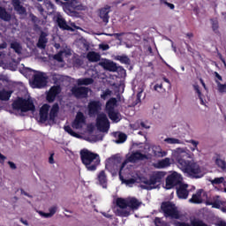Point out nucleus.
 Listing matches in <instances>:
<instances>
[{
	"mask_svg": "<svg viewBox=\"0 0 226 226\" xmlns=\"http://www.w3.org/2000/svg\"><path fill=\"white\" fill-rule=\"evenodd\" d=\"M12 109L14 110H20V112H34L36 106H34V102L31 99L18 97V99L12 102Z\"/></svg>",
	"mask_w": 226,
	"mask_h": 226,
	"instance_id": "7ed1b4c3",
	"label": "nucleus"
},
{
	"mask_svg": "<svg viewBox=\"0 0 226 226\" xmlns=\"http://www.w3.org/2000/svg\"><path fill=\"white\" fill-rule=\"evenodd\" d=\"M30 19H31L33 24H34V27H38V24H40V19H38V17H36L33 13L30 14Z\"/></svg>",
	"mask_w": 226,
	"mask_h": 226,
	"instance_id": "c03bdc74",
	"label": "nucleus"
},
{
	"mask_svg": "<svg viewBox=\"0 0 226 226\" xmlns=\"http://www.w3.org/2000/svg\"><path fill=\"white\" fill-rule=\"evenodd\" d=\"M80 160L83 165H85L86 169L90 172H94L96 169H98V165H100V155L96 153H93L88 149H82L79 152Z\"/></svg>",
	"mask_w": 226,
	"mask_h": 226,
	"instance_id": "f03ea898",
	"label": "nucleus"
},
{
	"mask_svg": "<svg viewBox=\"0 0 226 226\" xmlns=\"http://www.w3.org/2000/svg\"><path fill=\"white\" fill-rule=\"evenodd\" d=\"M108 117L112 121V123H119L123 119L121 113L119 111H116V109L110 108L108 110Z\"/></svg>",
	"mask_w": 226,
	"mask_h": 226,
	"instance_id": "4be33fe9",
	"label": "nucleus"
},
{
	"mask_svg": "<svg viewBox=\"0 0 226 226\" xmlns=\"http://www.w3.org/2000/svg\"><path fill=\"white\" fill-rule=\"evenodd\" d=\"M8 165L10 166V168L12 170H15V169H17V165L15 164V162H11V161H9L8 162Z\"/></svg>",
	"mask_w": 226,
	"mask_h": 226,
	"instance_id": "4d7b16f0",
	"label": "nucleus"
},
{
	"mask_svg": "<svg viewBox=\"0 0 226 226\" xmlns=\"http://www.w3.org/2000/svg\"><path fill=\"white\" fill-rule=\"evenodd\" d=\"M218 21L217 20H214L212 21V29L213 31H218Z\"/></svg>",
	"mask_w": 226,
	"mask_h": 226,
	"instance_id": "6e6d98bb",
	"label": "nucleus"
},
{
	"mask_svg": "<svg viewBox=\"0 0 226 226\" xmlns=\"http://www.w3.org/2000/svg\"><path fill=\"white\" fill-rule=\"evenodd\" d=\"M139 207L140 202H139V200H137V198H132L127 200V207H130V209H139Z\"/></svg>",
	"mask_w": 226,
	"mask_h": 226,
	"instance_id": "cd10ccee",
	"label": "nucleus"
},
{
	"mask_svg": "<svg viewBox=\"0 0 226 226\" xmlns=\"http://www.w3.org/2000/svg\"><path fill=\"white\" fill-rule=\"evenodd\" d=\"M200 197H202V190H199L196 193L192 194V197L189 200V202H191V204H201L202 199Z\"/></svg>",
	"mask_w": 226,
	"mask_h": 226,
	"instance_id": "a878e982",
	"label": "nucleus"
},
{
	"mask_svg": "<svg viewBox=\"0 0 226 226\" xmlns=\"http://www.w3.org/2000/svg\"><path fill=\"white\" fill-rule=\"evenodd\" d=\"M89 91H91V88L87 87H73L71 89L72 94L77 98V100L87 98V96H89Z\"/></svg>",
	"mask_w": 226,
	"mask_h": 226,
	"instance_id": "1a4fd4ad",
	"label": "nucleus"
},
{
	"mask_svg": "<svg viewBox=\"0 0 226 226\" xmlns=\"http://www.w3.org/2000/svg\"><path fill=\"white\" fill-rule=\"evenodd\" d=\"M165 142H167V144H181V140L176 138H167L165 139Z\"/></svg>",
	"mask_w": 226,
	"mask_h": 226,
	"instance_id": "79ce46f5",
	"label": "nucleus"
},
{
	"mask_svg": "<svg viewBox=\"0 0 226 226\" xmlns=\"http://www.w3.org/2000/svg\"><path fill=\"white\" fill-rule=\"evenodd\" d=\"M99 64L108 72H117V64L113 61L104 60L100 62Z\"/></svg>",
	"mask_w": 226,
	"mask_h": 226,
	"instance_id": "aec40b11",
	"label": "nucleus"
},
{
	"mask_svg": "<svg viewBox=\"0 0 226 226\" xmlns=\"http://www.w3.org/2000/svg\"><path fill=\"white\" fill-rule=\"evenodd\" d=\"M215 78L218 79V80L222 81L223 79L222 78V75H220L217 72H215Z\"/></svg>",
	"mask_w": 226,
	"mask_h": 226,
	"instance_id": "bf43d9fd",
	"label": "nucleus"
},
{
	"mask_svg": "<svg viewBox=\"0 0 226 226\" xmlns=\"http://www.w3.org/2000/svg\"><path fill=\"white\" fill-rule=\"evenodd\" d=\"M94 82L93 78H82L77 80L78 86H91Z\"/></svg>",
	"mask_w": 226,
	"mask_h": 226,
	"instance_id": "7c9ffc66",
	"label": "nucleus"
},
{
	"mask_svg": "<svg viewBox=\"0 0 226 226\" xmlns=\"http://www.w3.org/2000/svg\"><path fill=\"white\" fill-rule=\"evenodd\" d=\"M50 110V105L43 104L40 109V123H47L49 121V111Z\"/></svg>",
	"mask_w": 226,
	"mask_h": 226,
	"instance_id": "a211bd4d",
	"label": "nucleus"
},
{
	"mask_svg": "<svg viewBox=\"0 0 226 226\" xmlns=\"http://www.w3.org/2000/svg\"><path fill=\"white\" fill-rule=\"evenodd\" d=\"M6 160V156L0 153V163H3Z\"/></svg>",
	"mask_w": 226,
	"mask_h": 226,
	"instance_id": "052dcab7",
	"label": "nucleus"
},
{
	"mask_svg": "<svg viewBox=\"0 0 226 226\" xmlns=\"http://www.w3.org/2000/svg\"><path fill=\"white\" fill-rule=\"evenodd\" d=\"M40 215L41 216H44V218H52L49 213H45V212H40Z\"/></svg>",
	"mask_w": 226,
	"mask_h": 226,
	"instance_id": "13d9d810",
	"label": "nucleus"
},
{
	"mask_svg": "<svg viewBox=\"0 0 226 226\" xmlns=\"http://www.w3.org/2000/svg\"><path fill=\"white\" fill-rule=\"evenodd\" d=\"M56 24L59 29H62L63 31H72V26H70L68 23H66V19L61 16L56 18Z\"/></svg>",
	"mask_w": 226,
	"mask_h": 226,
	"instance_id": "b1692460",
	"label": "nucleus"
},
{
	"mask_svg": "<svg viewBox=\"0 0 226 226\" xmlns=\"http://www.w3.org/2000/svg\"><path fill=\"white\" fill-rule=\"evenodd\" d=\"M49 162L53 164L54 163V154H51L49 158Z\"/></svg>",
	"mask_w": 226,
	"mask_h": 226,
	"instance_id": "0e129e2a",
	"label": "nucleus"
},
{
	"mask_svg": "<svg viewBox=\"0 0 226 226\" xmlns=\"http://www.w3.org/2000/svg\"><path fill=\"white\" fill-rule=\"evenodd\" d=\"M174 157L177 166L181 169V170L185 172V174H188V176L191 177H195L196 179L201 177L200 174H202V170L200 169V166L197 162L192 161L190 154H188L186 151L181 148H177Z\"/></svg>",
	"mask_w": 226,
	"mask_h": 226,
	"instance_id": "f257e3e1",
	"label": "nucleus"
},
{
	"mask_svg": "<svg viewBox=\"0 0 226 226\" xmlns=\"http://www.w3.org/2000/svg\"><path fill=\"white\" fill-rule=\"evenodd\" d=\"M162 80H164V82H166L167 84H169V87H170V80L169 79H167L166 77L162 78Z\"/></svg>",
	"mask_w": 226,
	"mask_h": 226,
	"instance_id": "338daca9",
	"label": "nucleus"
},
{
	"mask_svg": "<svg viewBox=\"0 0 226 226\" xmlns=\"http://www.w3.org/2000/svg\"><path fill=\"white\" fill-rule=\"evenodd\" d=\"M87 58L90 63H98V61H100L102 58V56H100L97 52L89 51L87 55Z\"/></svg>",
	"mask_w": 226,
	"mask_h": 226,
	"instance_id": "bb28decb",
	"label": "nucleus"
},
{
	"mask_svg": "<svg viewBox=\"0 0 226 226\" xmlns=\"http://www.w3.org/2000/svg\"><path fill=\"white\" fill-rule=\"evenodd\" d=\"M217 226H226V222L223 221H221L220 222H218Z\"/></svg>",
	"mask_w": 226,
	"mask_h": 226,
	"instance_id": "774afa93",
	"label": "nucleus"
},
{
	"mask_svg": "<svg viewBox=\"0 0 226 226\" xmlns=\"http://www.w3.org/2000/svg\"><path fill=\"white\" fill-rule=\"evenodd\" d=\"M0 19L4 22H10L11 20V15L6 11V9L0 7Z\"/></svg>",
	"mask_w": 226,
	"mask_h": 226,
	"instance_id": "c756f323",
	"label": "nucleus"
},
{
	"mask_svg": "<svg viewBox=\"0 0 226 226\" xmlns=\"http://www.w3.org/2000/svg\"><path fill=\"white\" fill-rule=\"evenodd\" d=\"M84 124H86V117L84 116V113L79 111L72 124V126L74 130H82Z\"/></svg>",
	"mask_w": 226,
	"mask_h": 226,
	"instance_id": "9b49d317",
	"label": "nucleus"
},
{
	"mask_svg": "<svg viewBox=\"0 0 226 226\" xmlns=\"http://www.w3.org/2000/svg\"><path fill=\"white\" fill-rule=\"evenodd\" d=\"M96 126L100 132H109L110 128V121L105 113L99 114L96 118Z\"/></svg>",
	"mask_w": 226,
	"mask_h": 226,
	"instance_id": "6e6552de",
	"label": "nucleus"
},
{
	"mask_svg": "<svg viewBox=\"0 0 226 226\" xmlns=\"http://www.w3.org/2000/svg\"><path fill=\"white\" fill-rule=\"evenodd\" d=\"M167 167H170V159L166 157L157 162V169H167Z\"/></svg>",
	"mask_w": 226,
	"mask_h": 226,
	"instance_id": "2f4dec72",
	"label": "nucleus"
},
{
	"mask_svg": "<svg viewBox=\"0 0 226 226\" xmlns=\"http://www.w3.org/2000/svg\"><path fill=\"white\" fill-rule=\"evenodd\" d=\"M11 94H13V91L11 90H0V100L1 102H8V100H10V98H11Z\"/></svg>",
	"mask_w": 226,
	"mask_h": 226,
	"instance_id": "c85d7f7f",
	"label": "nucleus"
},
{
	"mask_svg": "<svg viewBox=\"0 0 226 226\" xmlns=\"http://www.w3.org/2000/svg\"><path fill=\"white\" fill-rule=\"evenodd\" d=\"M45 6L48 10H54V8H56V6L54 5V4H52V2L49 1L45 3Z\"/></svg>",
	"mask_w": 226,
	"mask_h": 226,
	"instance_id": "3c124183",
	"label": "nucleus"
},
{
	"mask_svg": "<svg viewBox=\"0 0 226 226\" xmlns=\"http://www.w3.org/2000/svg\"><path fill=\"white\" fill-rule=\"evenodd\" d=\"M215 165L219 167L223 172H226V162L221 158H216L215 159Z\"/></svg>",
	"mask_w": 226,
	"mask_h": 226,
	"instance_id": "c9c22d12",
	"label": "nucleus"
},
{
	"mask_svg": "<svg viewBox=\"0 0 226 226\" xmlns=\"http://www.w3.org/2000/svg\"><path fill=\"white\" fill-rule=\"evenodd\" d=\"M126 34V33L122 32V33H116L111 34V36H115L116 40H118V41H122L123 38H121V36H124Z\"/></svg>",
	"mask_w": 226,
	"mask_h": 226,
	"instance_id": "49530a36",
	"label": "nucleus"
},
{
	"mask_svg": "<svg viewBox=\"0 0 226 226\" xmlns=\"http://www.w3.org/2000/svg\"><path fill=\"white\" fill-rule=\"evenodd\" d=\"M117 103V99L116 98H110L107 103H106V109L109 110V109H114V106Z\"/></svg>",
	"mask_w": 226,
	"mask_h": 226,
	"instance_id": "58836bf2",
	"label": "nucleus"
},
{
	"mask_svg": "<svg viewBox=\"0 0 226 226\" xmlns=\"http://www.w3.org/2000/svg\"><path fill=\"white\" fill-rule=\"evenodd\" d=\"M48 36L49 34L47 33L41 31V34L37 41L38 49H45V48L47 47V43H49V39H47Z\"/></svg>",
	"mask_w": 226,
	"mask_h": 226,
	"instance_id": "412c9836",
	"label": "nucleus"
},
{
	"mask_svg": "<svg viewBox=\"0 0 226 226\" xmlns=\"http://www.w3.org/2000/svg\"><path fill=\"white\" fill-rule=\"evenodd\" d=\"M110 94H112V91H110V89H106L102 94H101V98L102 100H106L107 96H110Z\"/></svg>",
	"mask_w": 226,
	"mask_h": 226,
	"instance_id": "de8ad7c7",
	"label": "nucleus"
},
{
	"mask_svg": "<svg viewBox=\"0 0 226 226\" xmlns=\"http://www.w3.org/2000/svg\"><path fill=\"white\" fill-rule=\"evenodd\" d=\"M154 223L155 226H167V222H163L160 217H155Z\"/></svg>",
	"mask_w": 226,
	"mask_h": 226,
	"instance_id": "a19ab883",
	"label": "nucleus"
},
{
	"mask_svg": "<svg viewBox=\"0 0 226 226\" xmlns=\"http://www.w3.org/2000/svg\"><path fill=\"white\" fill-rule=\"evenodd\" d=\"M158 153H159V154L154 153L155 156H165V154H166L165 152H162V151H160V152H158Z\"/></svg>",
	"mask_w": 226,
	"mask_h": 226,
	"instance_id": "680f3d73",
	"label": "nucleus"
},
{
	"mask_svg": "<svg viewBox=\"0 0 226 226\" xmlns=\"http://www.w3.org/2000/svg\"><path fill=\"white\" fill-rule=\"evenodd\" d=\"M200 82L201 86H203L204 89H207V87H206V83L204 82V79H200Z\"/></svg>",
	"mask_w": 226,
	"mask_h": 226,
	"instance_id": "e2e57ef3",
	"label": "nucleus"
},
{
	"mask_svg": "<svg viewBox=\"0 0 226 226\" xmlns=\"http://www.w3.org/2000/svg\"><path fill=\"white\" fill-rule=\"evenodd\" d=\"M54 59L56 61H58V63H63V55L61 53H58L54 56Z\"/></svg>",
	"mask_w": 226,
	"mask_h": 226,
	"instance_id": "603ef678",
	"label": "nucleus"
},
{
	"mask_svg": "<svg viewBox=\"0 0 226 226\" xmlns=\"http://www.w3.org/2000/svg\"><path fill=\"white\" fill-rule=\"evenodd\" d=\"M225 181V177H215V179L211 180V185H222Z\"/></svg>",
	"mask_w": 226,
	"mask_h": 226,
	"instance_id": "37998d69",
	"label": "nucleus"
},
{
	"mask_svg": "<svg viewBox=\"0 0 226 226\" xmlns=\"http://www.w3.org/2000/svg\"><path fill=\"white\" fill-rule=\"evenodd\" d=\"M142 160H147V155L139 151L133 152L129 157H127V162H129V163H137V162H140Z\"/></svg>",
	"mask_w": 226,
	"mask_h": 226,
	"instance_id": "dca6fc26",
	"label": "nucleus"
},
{
	"mask_svg": "<svg viewBox=\"0 0 226 226\" xmlns=\"http://www.w3.org/2000/svg\"><path fill=\"white\" fill-rule=\"evenodd\" d=\"M64 10L69 11V13H75V11H86L87 6L84 5L82 2L79 0H67V2H62Z\"/></svg>",
	"mask_w": 226,
	"mask_h": 226,
	"instance_id": "423d86ee",
	"label": "nucleus"
},
{
	"mask_svg": "<svg viewBox=\"0 0 226 226\" xmlns=\"http://www.w3.org/2000/svg\"><path fill=\"white\" fill-rule=\"evenodd\" d=\"M177 195L178 199H188V195H190V191H188V184H180L178 188H177Z\"/></svg>",
	"mask_w": 226,
	"mask_h": 226,
	"instance_id": "f3484780",
	"label": "nucleus"
},
{
	"mask_svg": "<svg viewBox=\"0 0 226 226\" xmlns=\"http://www.w3.org/2000/svg\"><path fill=\"white\" fill-rule=\"evenodd\" d=\"M165 172L163 171H155L151 176L150 178L147 179L146 177L141 178V188L143 190H153V185H156L157 183H160L163 177H165Z\"/></svg>",
	"mask_w": 226,
	"mask_h": 226,
	"instance_id": "39448f33",
	"label": "nucleus"
},
{
	"mask_svg": "<svg viewBox=\"0 0 226 226\" xmlns=\"http://www.w3.org/2000/svg\"><path fill=\"white\" fill-rule=\"evenodd\" d=\"M116 60L120 61L122 64H130V57H128L126 55L117 56Z\"/></svg>",
	"mask_w": 226,
	"mask_h": 226,
	"instance_id": "e433bc0d",
	"label": "nucleus"
},
{
	"mask_svg": "<svg viewBox=\"0 0 226 226\" xmlns=\"http://www.w3.org/2000/svg\"><path fill=\"white\" fill-rule=\"evenodd\" d=\"M102 50H109L110 47L109 46V44H105V45H102Z\"/></svg>",
	"mask_w": 226,
	"mask_h": 226,
	"instance_id": "69168bd1",
	"label": "nucleus"
},
{
	"mask_svg": "<svg viewBox=\"0 0 226 226\" xmlns=\"http://www.w3.org/2000/svg\"><path fill=\"white\" fill-rule=\"evenodd\" d=\"M61 93V87L60 86H53L50 87L49 91L46 95V100L49 103H53L56 101V97L57 94Z\"/></svg>",
	"mask_w": 226,
	"mask_h": 226,
	"instance_id": "f8f14e48",
	"label": "nucleus"
},
{
	"mask_svg": "<svg viewBox=\"0 0 226 226\" xmlns=\"http://www.w3.org/2000/svg\"><path fill=\"white\" fill-rule=\"evenodd\" d=\"M64 132L69 133V135H72V137H76L77 139L80 137L77 132H73V129H72L70 125L64 126Z\"/></svg>",
	"mask_w": 226,
	"mask_h": 226,
	"instance_id": "4c0bfd02",
	"label": "nucleus"
},
{
	"mask_svg": "<svg viewBox=\"0 0 226 226\" xmlns=\"http://www.w3.org/2000/svg\"><path fill=\"white\" fill-rule=\"evenodd\" d=\"M49 215L52 216L55 213H57V207L53 206L49 208Z\"/></svg>",
	"mask_w": 226,
	"mask_h": 226,
	"instance_id": "864d4df0",
	"label": "nucleus"
},
{
	"mask_svg": "<svg viewBox=\"0 0 226 226\" xmlns=\"http://www.w3.org/2000/svg\"><path fill=\"white\" fill-rule=\"evenodd\" d=\"M57 114H59V103L56 102L49 110V121H56Z\"/></svg>",
	"mask_w": 226,
	"mask_h": 226,
	"instance_id": "393cba45",
	"label": "nucleus"
},
{
	"mask_svg": "<svg viewBox=\"0 0 226 226\" xmlns=\"http://www.w3.org/2000/svg\"><path fill=\"white\" fill-rule=\"evenodd\" d=\"M12 4L16 11H21V13H24V11H26L24 6L20 4V0H13Z\"/></svg>",
	"mask_w": 226,
	"mask_h": 226,
	"instance_id": "473e14b6",
	"label": "nucleus"
},
{
	"mask_svg": "<svg viewBox=\"0 0 226 226\" xmlns=\"http://www.w3.org/2000/svg\"><path fill=\"white\" fill-rule=\"evenodd\" d=\"M97 181L102 188H107L109 180L107 179V173H105V170H101L99 172L97 175Z\"/></svg>",
	"mask_w": 226,
	"mask_h": 226,
	"instance_id": "5701e85b",
	"label": "nucleus"
},
{
	"mask_svg": "<svg viewBox=\"0 0 226 226\" xmlns=\"http://www.w3.org/2000/svg\"><path fill=\"white\" fill-rule=\"evenodd\" d=\"M128 136L124 132H118L117 139L115 140L116 144H124Z\"/></svg>",
	"mask_w": 226,
	"mask_h": 226,
	"instance_id": "72a5a7b5",
	"label": "nucleus"
},
{
	"mask_svg": "<svg viewBox=\"0 0 226 226\" xmlns=\"http://www.w3.org/2000/svg\"><path fill=\"white\" fill-rule=\"evenodd\" d=\"M33 85L37 89H41L47 86V77L43 75V72H39L34 75Z\"/></svg>",
	"mask_w": 226,
	"mask_h": 226,
	"instance_id": "9d476101",
	"label": "nucleus"
},
{
	"mask_svg": "<svg viewBox=\"0 0 226 226\" xmlns=\"http://www.w3.org/2000/svg\"><path fill=\"white\" fill-rule=\"evenodd\" d=\"M102 110V102L100 101H92L88 103V114L96 116Z\"/></svg>",
	"mask_w": 226,
	"mask_h": 226,
	"instance_id": "4468645a",
	"label": "nucleus"
},
{
	"mask_svg": "<svg viewBox=\"0 0 226 226\" xmlns=\"http://www.w3.org/2000/svg\"><path fill=\"white\" fill-rule=\"evenodd\" d=\"M161 4H165V5L168 6V8H170V10H174V8H176V6L174 5V4H170V3L167 2V0H163L162 2H161Z\"/></svg>",
	"mask_w": 226,
	"mask_h": 226,
	"instance_id": "8fccbe9b",
	"label": "nucleus"
},
{
	"mask_svg": "<svg viewBox=\"0 0 226 226\" xmlns=\"http://www.w3.org/2000/svg\"><path fill=\"white\" fill-rule=\"evenodd\" d=\"M189 144H192L193 146L192 151H195L197 149V147L199 146V141H195L194 139H190Z\"/></svg>",
	"mask_w": 226,
	"mask_h": 226,
	"instance_id": "5fc2aeb1",
	"label": "nucleus"
},
{
	"mask_svg": "<svg viewBox=\"0 0 226 226\" xmlns=\"http://www.w3.org/2000/svg\"><path fill=\"white\" fill-rule=\"evenodd\" d=\"M182 181L181 174L174 171L166 177V190H172L175 186L181 185Z\"/></svg>",
	"mask_w": 226,
	"mask_h": 226,
	"instance_id": "0eeeda50",
	"label": "nucleus"
},
{
	"mask_svg": "<svg viewBox=\"0 0 226 226\" xmlns=\"http://www.w3.org/2000/svg\"><path fill=\"white\" fill-rule=\"evenodd\" d=\"M154 91H157V93H163L165 89L163 87V84H155L154 87Z\"/></svg>",
	"mask_w": 226,
	"mask_h": 226,
	"instance_id": "a18cd8bd",
	"label": "nucleus"
},
{
	"mask_svg": "<svg viewBox=\"0 0 226 226\" xmlns=\"http://www.w3.org/2000/svg\"><path fill=\"white\" fill-rule=\"evenodd\" d=\"M193 89L197 93L200 100H202V92H200V87L199 85H193Z\"/></svg>",
	"mask_w": 226,
	"mask_h": 226,
	"instance_id": "09e8293b",
	"label": "nucleus"
},
{
	"mask_svg": "<svg viewBox=\"0 0 226 226\" xmlns=\"http://www.w3.org/2000/svg\"><path fill=\"white\" fill-rule=\"evenodd\" d=\"M161 209L165 218H171V220H181V214L177 210V207L170 201H163L161 205Z\"/></svg>",
	"mask_w": 226,
	"mask_h": 226,
	"instance_id": "20e7f679",
	"label": "nucleus"
},
{
	"mask_svg": "<svg viewBox=\"0 0 226 226\" xmlns=\"http://www.w3.org/2000/svg\"><path fill=\"white\" fill-rule=\"evenodd\" d=\"M110 5H105L100 9L99 17L105 24H109V19H110V16L109 15L110 12Z\"/></svg>",
	"mask_w": 226,
	"mask_h": 226,
	"instance_id": "6ab92c4d",
	"label": "nucleus"
},
{
	"mask_svg": "<svg viewBox=\"0 0 226 226\" xmlns=\"http://www.w3.org/2000/svg\"><path fill=\"white\" fill-rule=\"evenodd\" d=\"M116 204L120 209H123L121 211V216H130V210H125L126 207H128V200H124L123 198H117L116 200Z\"/></svg>",
	"mask_w": 226,
	"mask_h": 226,
	"instance_id": "ddd939ff",
	"label": "nucleus"
},
{
	"mask_svg": "<svg viewBox=\"0 0 226 226\" xmlns=\"http://www.w3.org/2000/svg\"><path fill=\"white\" fill-rule=\"evenodd\" d=\"M126 163H128V161H124L121 163L119 172H118V176H119L120 181L124 185H127V186H130V185H135L136 180L134 178L124 179V177H123V174H122L123 169H124V167H126Z\"/></svg>",
	"mask_w": 226,
	"mask_h": 226,
	"instance_id": "2eb2a0df",
	"label": "nucleus"
},
{
	"mask_svg": "<svg viewBox=\"0 0 226 226\" xmlns=\"http://www.w3.org/2000/svg\"><path fill=\"white\" fill-rule=\"evenodd\" d=\"M11 49H13L16 54H22V46L18 41H14L11 43Z\"/></svg>",
	"mask_w": 226,
	"mask_h": 226,
	"instance_id": "f704fd0d",
	"label": "nucleus"
},
{
	"mask_svg": "<svg viewBox=\"0 0 226 226\" xmlns=\"http://www.w3.org/2000/svg\"><path fill=\"white\" fill-rule=\"evenodd\" d=\"M207 206H212L215 209H220L222 203L218 200L215 201H207Z\"/></svg>",
	"mask_w": 226,
	"mask_h": 226,
	"instance_id": "ea45409f",
	"label": "nucleus"
}]
</instances>
